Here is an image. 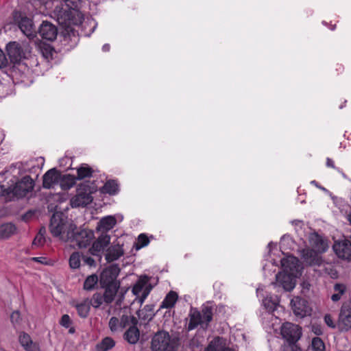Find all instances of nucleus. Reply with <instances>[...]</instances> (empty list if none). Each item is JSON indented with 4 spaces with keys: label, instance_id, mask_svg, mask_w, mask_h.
I'll use <instances>...</instances> for the list:
<instances>
[{
    "label": "nucleus",
    "instance_id": "f257e3e1",
    "mask_svg": "<svg viewBox=\"0 0 351 351\" xmlns=\"http://www.w3.org/2000/svg\"><path fill=\"white\" fill-rule=\"evenodd\" d=\"M26 171L25 165L20 162L12 165L7 171L14 180L11 179L12 184H1V189L3 195H7L10 199L13 197L20 198L26 195L34 189V183L29 176L25 175Z\"/></svg>",
    "mask_w": 351,
    "mask_h": 351
},
{
    "label": "nucleus",
    "instance_id": "f03ea898",
    "mask_svg": "<svg viewBox=\"0 0 351 351\" xmlns=\"http://www.w3.org/2000/svg\"><path fill=\"white\" fill-rule=\"evenodd\" d=\"M76 226L62 212H56L51 217L49 229L52 235L60 240L67 242L69 234Z\"/></svg>",
    "mask_w": 351,
    "mask_h": 351
},
{
    "label": "nucleus",
    "instance_id": "7ed1b4c3",
    "mask_svg": "<svg viewBox=\"0 0 351 351\" xmlns=\"http://www.w3.org/2000/svg\"><path fill=\"white\" fill-rule=\"evenodd\" d=\"M281 334L288 343L284 346V351H301L296 344L302 335V329L298 325L291 322L285 323L281 327Z\"/></svg>",
    "mask_w": 351,
    "mask_h": 351
},
{
    "label": "nucleus",
    "instance_id": "20e7f679",
    "mask_svg": "<svg viewBox=\"0 0 351 351\" xmlns=\"http://www.w3.org/2000/svg\"><path fill=\"white\" fill-rule=\"evenodd\" d=\"M189 322L188 324V330H192L196 328L198 326H201L204 328L207 327L208 323L213 319V313L210 308L206 307L202 310L201 313L197 308H191L189 314Z\"/></svg>",
    "mask_w": 351,
    "mask_h": 351
},
{
    "label": "nucleus",
    "instance_id": "39448f33",
    "mask_svg": "<svg viewBox=\"0 0 351 351\" xmlns=\"http://www.w3.org/2000/svg\"><path fill=\"white\" fill-rule=\"evenodd\" d=\"M152 289L149 278L147 276H141L132 289V293L136 296L134 302H138L140 305H142Z\"/></svg>",
    "mask_w": 351,
    "mask_h": 351
},
{
    "label": "nucleus",
    "instance_id": "423d86ee",
    "mask_svg": "<svg viewBox=\"0 0 351 351\" xmlns=\"http://www.w3.org/2000/svg\"><path fill=\"white\" fill-rule=\"evenodd\" d=\"M137 323L138 321L134 316L123 314L119 317H112L108 322V327L111 332L119 333L122 332L131 324H137Z\"/></svg>",
    "mask_w": 351,
    "mask_h": 351
},
{
    "label": "nucleus",
    "instance_id": "0eeeda50",
    "mask_svg": "<svg viewBox=\"0 0 351 351\" xmlns=\"http://www.w3.org/2000/svg\"><path fill=\"white\" fill-rule=\"evenodd\" d=\"M93 200L89 186L82 184L77 188L76 195L71 199L70 204L72 208L85 207Z\"/></svg>",
    "mask_w": 351,
    "mask_h": 351
},
{
    "label": "nucleus",
    "instance_id": "6e6552de",
    "mask_svg": "<svg viewBox=\"0 0 351 351\" xmlns=\"http://www.w3.org/2000/svg\"><path fill=\"white\" fill-rule=\"evenodd\" d=\"M68 241L76 244L80 247H86L94 239V232L88 229H73L69 234Z\"/></svg>",
    "mask_w": 351,
    "mask_h": 351
},
{
    "label": "nucleus",
    "instance_id": "1a4fd4ad",
    "mask_svg": "<svg viewBox=\"0 0 351 351\" xmlns=\"http://www.w3.org/2000/svg\"><path fill=\"white\" fill-rule=\"evenodd\" d=\"M337 325L341 332H348L351 329V300L346 301L342 304Z\"/></svg>",
    "mask_w": 351,
    "mask_h": 351
},
{
    "label": "nucleus",
    "instance_id": "9d476101",
    "mask_svg": "<svg viewBox=\"0 0 351 351\" xmlns=\"http://www.w3.org/2000/svg\"><path fill=\"white\" fill-rule=\"evenodd\" d=\"M151 348L153 351H173L169 333L165 331H159L156 333L152 338Z\"/></svg>",
    "mask_w": 351,
    "mask_h": 351
},
{
    "label": "nucleus",
    "instance_id": "9b49d317",
    "mask_svg": "<svg viewBox=\"0 0 351 351\" xmlns=\"http://www.w3.org/2000/svg\"><path fill=\"white\" fill-rule=\"evenodd\" d=\"M6 51L10 60L14 63L19 62L25 58V51L20 43L13 41L6 45Z\"/></svg>",
    "mask_w": 351,
    "mask_h": 351
},
{
    "label": "nucleus",
    "instance_id": "f8f14e48",
    "mask_svg": "<svg viewBox=\"0 0 351 351\" xmlns=\"http://www.w3.org/2000/svg\"><path fill=\"white\" fill-rule=\"evenodd\" d=\"M120 272V268L117 264H112L106 268L101 274V282L102 284L120 283L117 278Z\"/></svg>",
    "mask_w": 351,
    "mask_h": 351
},
{
    "label": "nucleus",
    "instance_id": "ddd939ff",
    "mask_svg": "<svg viewBox=\"0 0 351 351\" xmlns=\"http://www.w3.org/2000/svg\"><path fill=\"white\" fill-rule=\"evenodd\" d=\"M276 287H282L284 290L290 291L295 285L293 276L285 272H279L276 275V282L272 283Z\"/></svg>",
    "mask_w": 351,
    "mask_h": 351
},
{
    "label": "nucleus",
    "instance_id": "4468645a",
    "mask_svg": "<svg viewBox=\"0 0 351 351\" xmlns=\"http://www.w3.org/2000/svg\"><path fill=\"white\" fill-rule=\"evenodd\" d=\"M311 250L318 253H324L328 249V243L326 239L316 232L311 233L308 237Z\"/></svg>",
    "mask_w": 351,
    "mask_h": 351
},
{
    "label": "nucleus",
    "instance_id": "2eb2a0df",
    "mask_svg": "<svg viewBox=\"0 0 351 351\" xmlns=\"http://www.w3.org/2000/svg\"><path fill=\"white\" fill-rule=\"evenodd\" d=\"M332 247L339 258L346 260L351 258V243L348 240L335 241Z\"/></svg>",
    "mask_w": 351,
    "mask_h": 351
},
{
    "label": "nucleus",
    "instance_id": "dca6fc26",
    "mask_svg": "<svg viewBox=\"0 0 351 351\" xmlns=\"http://www.w3.org/2000/svg\"><path fill=\"white\" fill-rule=\"evenodd\" d=\"M320 254L310 248H304L300 252L304 261L311 266H320L323 263Z\"/></svg>",
    "mask_w": 351,
    "mask_h": 351
},
{
    "label": "nucleus",
    "instance_id": "f3484780",
    "mask_svg": "<svg viewBox=\"0 0 351 351\" xmlns=\"http://www.w3.org/2000/svg\"><path fill=\"white\" fill-rule=\"evenodd\" d=\"M290 304L293 313L296 316L304 317L308 313L306 301L298 296L292 298Z\"/></svg>",
    "mask_w": 351,
    "mask_h": 351
},
{
    "label": "nucleus",
    "instance_id": "a211bd4d",
    "mask_svg": "<svg viewBox=\"0 0 351 351\" xmlns=\"http://www.w3.org/2000/svg\"><path fill=\"white\" fill-rule=\"evenodd\" d=\"M38 32L43 38L51 41L56 38L58 29L52 23L43 21L40 26Z\"/></svg>",
    "mask_w": 351,
    "mask_h": 351
},
{
    "label": "nucleus",
    "instance_id": "6ab92c4d",
    "mask_svg": "<svg viewBox=\"0 0 351 351\" xmlns=\"http://www.w3.org/2000/svg\"><path fill=\"white\" fill-rule=\"evenodd\" d=\"M110 242V237L107 234H102L93 243L92 247L89 250L90 254L94 256H99Z\"/></svg>",
    "mask_w": 351,
    "mask_h": 351
},
{
    "label": "nucleus",
    "instance_id": "aec40b11",
    "mask_svg": "<svg viewBox=\"0 0 351 351\" xmlns=\"http://www.w3.org/2000/svg\"><path fill=\"white\" fill-rule=\"evenodd\" d=\"M60 173L56 169H51L43 176V186L45 189H51L59 182Z\"/></svg>",
    "mask_w": 351,
    "mask_h": 351
},
{
    "label": "nucleus",
    "instance_id": "412c9836",
    "mask_svg": "<svg viewBox=\"0 0 351 351\" xmlns=\"http://www.w3.org/2000/svg\"><path fill=\"white\" fill-rule=\"evenodd\" d=\"M70 304L76 308L77 314L80 317L86 318L88 316L90 310L89 298H84L80 301L73 300L71 301Z\"/></svg>",
    "mask_w": 351,
    "mask_h": 351
},
{
    "label": "nucleus",
    "instance_id": "4be33fe9",
    "mask_svg": "<svg viewBox=\"0 0 351 351\" xmlns=\"http://www.w3.org/2000/svg\"><path fill=\"white\" fill-rule=\"evenodd\" d=\"M123 254L124 250L123 249V245L113 243L106 250L105 258L107 262L110 263L118 260L123 256Z\"/></svg>",
    "mask_w": 351,
    "mask_h": 351
},
{
    "label": "nucleus",
    "instance_id": "5701e85b",
    "mask_svg": "<svg viewBox=\"0 0 351 351\" xmlns=\"http://www.w3.org/2000/svg\"><path fill=\"white\" fill-rule=\"evenodd\" d=\"M136 325L131 324L123 334L124 339L132 345L136 344L140 338V331Z\"/></svg>",
    "mask_w": 351,
    "mask_h": 351
},
{
    "label": "nucleus",
    "instance_id": "b1692460",
    "mask_svg": "<svg viewBox=\"0 0 351 351\" xmlns=\"http://www.w3.org/2000/svg\"><path fill=\"white\" fill-rule=\"evenodd\" d=\"M204 351H234L227 346L226 340L217 337L213 339Z\"/></svg>",
    "mask_w": 351,
    "mask_h": 351
},
{
    "label": "nucleus",
    "instance_id": "393cba45",
    "mask_svg": "<svg viewBox=\"0 0 351 351\" xmlns=\"http://www.w3.org/2000/svg\"><path fill=\"white\" fill-rule=\"evenodd\" d=\"M19 27L27 37H33L36 33L33 21L27 17H22L19 22Z\"/></svg>",
    "mask_w": 351,
    "mask_h": 351
},
{
    "label": "nucleus",
    "instance_id": "a878e982",
    "mask_svg": "<svg viewBox=\"0 0 351 351\" xmlns=\"http://www.w3.org/2000/svg\"><path fill=\"white\" fill-rule=\"evenodd\" d=\"M19 341L26 351H40L38 345L33 342L30 336L25 332L19 335Z\"/></svg>",
    "mask_w": 351,
    "mask_h": 351
},
{
    "label": "nucleus",
    "instance_id": "bb28decb",
    "mask_svg": "<svg viewBox=\"0 0 351 351\" xmlns=\"http://www.w3.org/2000/svg\"><path fill=\"white\" fill-rule=\"evenodd\" d=\"M103 285L106 287L104 293L102 294L105 298V303L110 304L119 289L120 283L103 284Z\"/></svg>",
    "mask_w": 351,
    "mask_h": 351
},
{
    "label": "nucleus",
    "instance_id": "cd10ccee",
    "mask_svg": "<svg viewBox=\"0 0 351 351\" xmlns=\"http://www.w3.org/2000/svg\"><path fill=\"white\" fill-rule=\"evenodd\" d=\"M17 231L16 226L12 223H5L0 225V239L5 240L15 234Z\"/></svg>",
    "mask_w": 351,
    "mask_h": 351
},
{
    "label": "nucleus",
    "instance_id": "c85d7f7f",
    "mask_svg": "<svg viewBox=\"0 0 351 351\" xmlns=\"http://www.w3.org/2000/svg\"><path fill=\"white\" fill-rule=\"evenodd\" d=\"M62 4H64L67 9L62 8L58 12V16L62 17V12L64 14L66 13V16H68V20L70 21V14H72L71 10L74 12L75 9H76L79 4L81 2V0H59Z\"/></svg>",
    "mask_w": 351,
    "mask_h": 351
},
{
    "label": "nucleus",
    "instance_id": "c756f323",
    "mask_svg": "<svg viewBox=\"0 0 351 351\" xmlns=\"http://www.w3.org/2000/svg\"><path fill=\"white\" fill-rule=\"evenodd\" d=\"M117 224V219L114 216L108 215L101 218L97 225V229L104 231H109Z\"/></svg>",
    "mask_w": 351,
    "mask_h": 351
},
{
    "label": "nucleus",
    "instance_id": "7c9ffc66",
    "mask_svg": "<svg viewBox=\"0 0 351 351\" xmlns=\"http://www.w3.org/2000/svg\"><path fill=\"white\" fill-rule=\"evenodd\" d=\"M178 295L173 291H169L161 302L160 308H171L174 307L178 301Z\"/></svg>",
    "mask_w": 351,
    "mask_h": 351
},
{
    "label": "nucleus",
    "instance_id": "2f4dec72",
    "mask_svg": "<svg viewBox=\"0 0 351 351\" xmlns=\"http://www.w3.org/2000/svg\"><path fill=\"white\" fill-rule=\"evenodd\" d=\"M115 341L110 337L104 338L95 347L96 351H108L115 346Z\"/></svg>",
    "mask_w": 351,
    "mask_h": 351
},
{
    "label": "nucleus",
    "instance_id": "473e14b6",
    "mask_svg": "<svg viewBox=\"0 0 351 351\" xmlns=\"http://www.w3.org/2000/svg\"><path fill=\"white\" fill-rule=\"evenodd\" d=\"M77 180V179L75 176L67 174L63 176L62 177L60 176V180H59V182L62 189L68 190L72 188L75 184Z\"/></svg>",
    "mask_w": 351,
    "mask_h": 351
},
{
    "label": "nucleus",
    "instance_id": "72a5a7b5",
    "mask_svg": "<svg viewBox=\"0 0 351 351\" xmlns=\"http://www.w3.org/2000/svg\"><path fill=\"white\" fill-rule=\"evenodd\" d=\"M153 304H147L142 309L137 312V315L140 319L143 320H150L154 316Z\"/></svg>",
    "mask_w": 351,
    "mask_h": 351
},
{
    "label": "nucleus",
    "instance_id": "f704fd0d",
    "mask_svg": "<svg viewBox=\"0 0 351 351\" xmlns=\"http://www.w3.org/2000/svg\"><path fill=\"white\" fill-rule=\"evenodd\" d=\"M101 191L104 193L114 195L119 191V184L115 180H108L105 183Z\"/></svg>",
    "mask_w": 351,
    "mask_h": 351
},
{
    "label": "nucleus",
    "instance_id": "c9c22d12",
    "mask_svg": "<svg viewBox=\"0 0 351 351\" xmlns=\"http://www.w3.org/2000/svg\"><path fill=\"white\" fill-rule=\"evenodd\" d=\"M298 262V260L293 256H288L280 261L282 267L285 270H289L290 271L296 267Z\"/></svg>",
    "mask_w": 351,
    "mask_h": 351
},
{
    "label": "nucleus",
    "instance_id": "e433bc0d",
    "mask_svg": "<svg viewBox=\"0 0 351 351\" xmlns=\"http://www.w3.org/2000/svg\"><path fill=\"white\" fill-rule=\"evenodd\" d=\"M263 304L269 312H273L278 305V300L276 297L267 296L263 300Z\"/></svg>",
    "mask_w": 351,
    "mask_h": 351
},
{
    "label": "nucleus",
    "instance_id": "4c0bfd02",
    "mask_svg": "<svg viewBox=\"0 0 351 351\" xmlns=\"http://www.w3.org/2000/svg\"><path fill=\"white\" fill-rule=\"evenodd\" d=\"M89 302L94 308H99L105 302V298L101 293H95L89 299Z\"/></svg>",
    "mask_w": 351,
    "mask_h": 351
},
{
    "label": "nucleus",
    "instance_id": "58836bf2",
    "mask_svg": "<svg viewBox=\"0 0 351 351\" xmlns=\"http://www.w3.org/2000/svg\"><path fill=\"white\" fill-rule=\"evenodd\" d=\"M77 176L76 178L77 180H82L86 178L90 177L93 173V170L88 165H84L77 169Z\"/></svg>",
    "mask_w": 351,
    "mask_h": 351
},
{
    "label": "nucleus",
    "instance_id": "ea45409f",
    "mask_svg": "<svg viewBox=\"0 0 351 351\" xmlns=\"http://www.w3.org/2000/svg\"><path fill=\"white\" fill-rule=\"evenodd\" d=\"M98 277L95 274H92L88 276L84 282V289L86 291H90L93 289L95 285L97 284Z\"/></svg>",
    "mask_w": 351,
    "mask_h": 351
},
{
    "label": "nucleus",
    "instance_id": "a19ab883",
    "mask_svg": "<svg viewBox=\"0 0 351 351\" xmlns=\"http://www.w3.org/2000/svg\"><path fill=\"white\" fill-rule=\"evenodd\" d=\"M149 243V240L148 237L145 234H141L138 235L137 238V241L134 244L135 248L136 250H140L145 246H147Z\"/></svg>",
    "mask_w": 351,
    "mask_h": 351
},
{
    "label": "nucleus",
    "instance_id": "79ce46f5",
    "mask_svg": "<svg viewBox=\"0 0 351 351\" xmlns=\"http://www.w3.org/2000/svg\"><path fill=\"white\" fill-rule=\"evenodd\" d=\"M313 351H325V345L322 339L314 337L311 341Z\"/></svg>",
    "mask_w": 351,
    "mask_h": 351
},
{
    "label": "nucleus",
    "instance_id": "37998d69",
    "mask_svg": "<svg viewBox=\"0 0 351 351\" xmlns=\"http://www.w3.org/2000/svg\"><path fill=\"white\" fill-rule=\"evenodd\" d=\"M69 266L71 269H77L80 267V255L78 252H73L69 258Z\"/></svg>",
    "mask_w": 351,
    "mask_h": 351
},
{
    "label": "nucleus",
    "instance_id": "c03bdc74",
    "mask_svg": "<svg viewBox=\"0 0 351 351\" xmlns=\"http://www.w3.org/2000/svg\"><path fill=\"white\" fill-rule=\"evenodd\" d=\"M45 232V229H40L38 234L36 236L33 241V245L36 246H41L43 245L45 242V239L44 236V233Z\"/></svg>",
    "mask_w": 351,
    "mask_h": 351
},
{
    "label": "nucleus",
    "instance_id": "a18cd8bd",
    "mask_svg": "<svg viewBox=\"0 0 351 351\" xmlns=\"http://www.w3.org/2000/svg\"><path fill=\"white\" fill-rule=\"evenodd\" d=\"M71 11L73 12H72V14H70V16L75 13H77V15L79 14V12H77L75 9V12H74L73 10H71ZM62 17L60 16V19H58V20L62 19L61 21H59L60 23H66V24L68 23L69 25L71 24V23L75 24V23L73 21V20L71 19V17H70V21L68 20V16H66V13L64 14V12H62Z\"/></svg>",
    "mask_w": 351,
    "mask_h": 351
},
{
    "label": "nucleus",
    "instance_id": "49530a36",
    "mask_svg": "<svg viewBox=\"0 0 351 351\" xmlns=\"http://www.w3.org/2000/svg\"><path fill=\"white\" fill-rule=\"evenodd\" d=\"M60 324L63 327L68 328L71 325V320L69 315H63L62 316L61 320L60 322Z\"/></svg>",
    "mask_w": 351,
    "mask_h": 351
},
{
    "label": "nucleus",
    "instance_id": "de8ad7c7",
    "mask_svg": "<svg viewBox=\"0 0 351 351\" xmlns=\"http://www.w3.org/2000/svg\"><path fill=\"white\" fill-rule=\"evenodd\" d=\"M326 324L331 328L337 327V323L335 324L332 316L330 314H326L324 317Z\"/></svg>",
    "mask_w": 351,
    "mask_h": 351
},
{
    "label": "nucleus",
    "instance_id": "09e8293b",
    "mask_svg": "<svg viewBox=\"0 0 351 351\" xmlns=\"http://www.w3.org/2000/svg\"><path fill=\"white\" fill-rule=\"evenodd\" d=\"M8 60L3 53V51L0 49V69L5 67L7 66Z\"/></svg>",
    "mask_w": 351,
    "mask_h": 351
},
{
    "label": "nucleus",
    "instance_id": "8fccbe9b",
    "mask_svg": "<svg viewBox=\"0 0 351 351\" xmlns=\"http://www.w3.org/2000/svg\"><path fill=\"white\" fill-rule=\"evenodd\" d=\"M11 322L15 324H18L20 320V313L18 311H14L10 316Z\"/></svg>",
    "mask_w": 351,
    "mask_h": 351
},
{
    "label": "nucleus",
    "instance_id": "3c124183",
    "mask_svg": "<svg viewBox=\"0 0 351 351\" xmlns=\"http://www.w3.org/2000/svg\"><path fill=\"white\" fill-rule=\"evenodd\" d=\"M334 290L339 294L343 295L346 291V287L342 284H336L334 286Z\"/></svg>",
    "mask_w": 351,
    "mask_h": 351
},
{
    "label": "nucleus",
    "instance_id": "603ef678",
    "mask_svg": "<svg viewBox=\"0 0 351 351\" xmlns=\"http://www.w3.org/2000/svg\"><path fill=\"white\" fill-rule=\"evenodd\" d=\"M84 262L90 267L95 266V260L90 256L83 257Z\"/></svg>",
    "mask_w": 351,
    "mask_h": 351
},
{
    "label": "nucleus",
    "instance_id": "864d4df0",
    "mask_svg": "<svg viewBox=\"0 0 351 351\" xmlns=\"http://www.w3.org/2000/svg\"><path fill=\"white\" fill-rule=\"evenodd\" d=\"M32 261L42 263V264H46L47 262L45 261V258L44 257H33Z\"/></svg>",
    "mask_w": 351,
    "mask_h": 351
},
{
    "label": "nucleus",
    "instance_id": "5fc2aeb1",
    "mask_svg": "<svg viewBox=\"0 0 351 351\" xmlns=\"http://www.w3.org/2000/svg\"><path fill=\"white\" fill-rule=\"evenodd\" d=\"M341 296H342L341 295L336 293H334V294L332 295L331 300L333 302H337V301H339L341 299Z\"/></svg>",
    "mask_w": 351,
    "mask_h": 351
},
{
    "label": "nucleus",
    "instance_id": "6e6d98bb",
    "mask_svg": "<svg viewBox=\"0 0 351 351\" xmlns=\"http://www.w3.org/2000/svg\"><path fill=\"white\" fill-rule=\"evenodd\" d=\"M326 166L328 167L333 168V169L335 168L333 160L332 159H330V158H327V159H326Z\"/></svg>",
    "mask_w": 351,
    "mask_h": 351
},
{
    "label": "nucleus",
    "instance_id": "4d7b16f0",
    "mask_svg": "<svg viewBox=\"0 0 351 351\" xmlns=\"http://www.w3.org/2000/svg\"><path fill=\"white\" fill-rule=\"evenodd\" d=\"M110 46L109 44H105L103 47H102V50L105 52H107V51H109L110 50Z\"/></svg>",
    "mask_w": 351,
    "mask_h": 351
},
{
    "label": "nucleus",
    "instance_id": "13d9d810",
    "mask_svg": "<svg viewBox=\"0 0 351 351\" xmlns=\"http://www.w3.org/2000/svg\"><path fill=\"white\" fill-rule=\"evenodd\" d=\"M114 217L117 219V221H121L123 219V217L122 215H116Z\"/></svg>",
    "mask_w": 351,
    "mask_h": 351
},
{
    "label": "nucleus",
    "instance_id": "bf43d9fd",
    "mask_svg": "<svg viewBox=\"0 0 351 351\" xmlns=\"http://www.w3.org/2000/svg\"><path fill=\"white\" fill-rule=\"evenodd\" d=\"M3 137H4V135H3V132H2V131L0 130V144L3 141Z\"/></svg>",
    "mask_w": 351,
    "mask_h": 351
},
{
    "label": "nucleus",
    "instance_id": "052dcab7",
    "mask_svg": "<svg viewBox=\"0 0 351 351\" xmlns=\"http://www.w3.org/2000/svg\"><path fill=\"white\" fill-rule=\"evenodd\" d=\"M350 224L351 225V213L348 215V217H347Z\"/></svg>",
    "mask_w": 351,
    "mask_h": 351
},
{
    "label": "nucleus",
    "instance_id": "680f3d73",
    "mask_svg": "<svg viewBox=\"0 0 351 351\" xmlns=\"http://www.w3.org/2000/svg\"><path fill=\"white\" fill-rule=\"evenodd\" d=\"M74 332H75V329H74L73 328H71L69 329V332H70V333H73Z\"/></svg>",
    "mask_w": 351,
    "mask_h": 351
},
{
    "label": "nucleus",
    "instance_id": "e2e57ef3",
    "mask_svg": "<svg viewBox=\"0 0 351 351\" xmlns=\"http://www.w3.org/2000/svg\"><path fill=\"white\" fill-rule=\"evenodd\" d=\"M311 184H313L314 185H316L317 186V182L316 181L313 180L311 182Z\"/></svg>",
    "mask_w": 351,
    "mask_h": 351
}]
</instances>
